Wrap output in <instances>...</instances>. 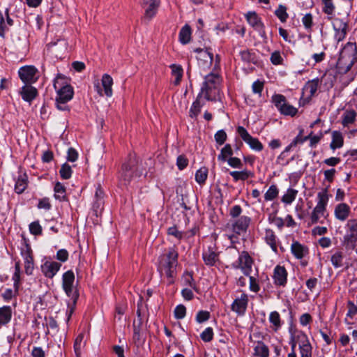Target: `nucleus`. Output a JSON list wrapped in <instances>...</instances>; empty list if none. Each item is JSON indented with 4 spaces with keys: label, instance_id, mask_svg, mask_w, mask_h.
<instances>
[{
    "label": "nucleus",
    "instance_id": "f257e3e1",
    "mask_svg": "<svg viewBox=\"0 0 357 357\" xmlns=\"http://www.w3.org/2000/svg\"><path fill=\"white\" fill-rule=\"evenodd\" d=\"M178 253L174 247L167 249L166 252L158 258V271L161 276L167 278L169 284L174 283L176 275V267L178 266Z\"/></svg>",
    "mask_w": 357,
    "mask_h": 357
},
{
    "label": "nucleus",
    "instance_id": "f03ea898",
    "mask_svg": "<svg viewBox=\"0 0 357 357\" xmlns=\"http://www.w3.org/2000/svg\"><path fill=\"white\" fill-rule=\"evenodd\" d=\"M75 279V274L72 270L65 272L62 275V288L66 296L70 298L66 311L67 321L70 320L79 296V291L74 284Z\"/></svg>",
    "mask_w": 357,
    "mask_h": 357
},
{
    "label": "nucleus",
    "instance_id": "7ed1b4c3",
    "mask_svg": "<svg viewBox=\"0 0 357 357\" xmlns=\"http://www.w3.org/2000/svg\"><path fill=\"white\" fill-rule=\"evenodd\" d=\"M356 61L357 49L356 43L348 42L340 52V56L336 63L338 73L341 74L347 73L350 70Z\"/></svg>",
    "mask_w": 357,
    "mask_h": 357
},
{
    "label": "nucleus",
    "instance_id": "20e7f679",
    "mask_svg": "<svg viewBox=\"0 0 357 357\" xmlns=\"http://www.w3.org/2000/svg\"><path fill=\"white\" fill-rule=\"evenodd\" d=\"M221 82L220 77L216 73H209L204 77V82L201 88L199 96L204 98L208 101L216 100L219 93V85Z\"/></svg>",
    "mask_w": 357,
    "mask_h": 357
},
{
    "label": "nucleus",
    "instance_id": "39448f33",
    "mask_svg": "<svg viewBox=\"0 0 357 357\" xmlns=\"http://www.w3.org/2000/svg\"><path fill=\"white\" fill-rule=\"evenodd\" d=\"M328 202V195L326 189H324L317 194V203L310 213V225L317 223L323 224V220H320L321 217L325 216L326 213V206Z\"/></svg>",
    "mask_w": 357,
    "mask_h": 357
},
{
    "label": "nucleus",
    "instance_id": "423d86ee",
    "mask_svg": "<svg viewBox=\"0 0 357 357\" xmlns=\"http://www.w3.org/2000/svg\"><path fill=\"white\" fill-rule=\"evenodd\" d=\"M54 88L57 92L56 98L70 101L73 98V88L68 83L67 79L62 75H58L54 81Z\"/></svg>",
    "mask_w": 357,
    "mask_h": 357
},
{
    "label": "nucleus",
    "instance_id": "0eeeda50",
    "mask_svg": "<svg viewBox=\"0 0 357 357\" xmlns=\"http://www.w3.org/2000/svg\"><path fill=\"white\" fill-rule=\"evenodd\" d=\"M137 163L135 155L130 154L128 160L122 165L119 172V180L123 185H128L132 177L137 175Z\"/></svg>",
    "mask_w": 357,
    "mask_h": 357
},
{
    "label": "nucleus",
    "instance_id": "6e6552de",
    "mask_svg": "<svg viewBox=\"0 0 357 357\" xmlns=\"http://www.w3.org/2000/svg\"><path fill=\"white\" fill-rule=\"evenodd\" d=\"M271 102L282 115L294 116L298 113V109L289 104L285 96L282 94H274Z\"/></svg>",
    "mask_w": 357,
    "mask_h": 357
},
{
    "label": "nucleus",
    "instance_id": "1a4fd4ad",
    "mask_svg": "<svg viewBox=\"0 0 357 357\" xmlns=\"http://www.w3.org/2000/svg\"><path fill=\"white\" fill-rule=\"evenodd\" d=\"M331 20L335 31V40L337 43L342 41L345 38L348 31V17H333Z\"/></svg>",
    "mask_w": 357,
    "mask_h": 357
},
{
    "label": "nucleus",
    "instance_id": "9d476101",
    "mask_svg": "<svg viewBox=\"0 0 357 357\" xmlns=\"http://www.w3.org/2000/svg\"><path fill=\"white\" fill-rule=\"evenodd\" d=\"M254 260L247 251H243L239 254L238 260L233 264V267L239 268L246 276H250L252 271Z\"/></svg>",
    "mask_w": 357,
    "mask_h": 357
},
{
    "label": "nucleus",
    "instance_id": "9b49d317",
    "mask_svg": "<svg viewBox=\"0 0 357 357\" xmlns=\"http://www.w3.org/2000/svg\"><path fill=\"white\" fill-rule=\"evenodd\" d=\"M202 259L207 266H213L219 261V252L215 243H211L202 252Z\"/></svg>",
    "mask_w": 357,
    "mask_h": 357
},
{
    "label": "nucleus",
    "instance_id": "f8f14e48",
    "mask_svg": "<svg viewBox=\"0 0 357 357\" xmlns=\"http://www.w3.org/2000/svg\"><path fill=\"white\" fill-rule=\"evenodd\" d=\"M245 17L248 24L259 33L264 40H266L265 26L258 15L255 12L250 11L245 15Z\"/></svg>",
    "mask_w": 357,
    "mask_h": 357
},
{
    "label": "nucleus",
    "instance_id": "ddd939ff",
    "mask_svg": "<svg viewBox=\"0 0 357 357\" xmlns=\"http://www.w3.org/2000/svg\"><path fill=\"white\" fill-rule=\"evenodd\" d=\"M250 222V218L248 216L243 215L237 220L231 222H229L226 225V229L231 230L237 235L245 232Z\"/></svg>",
    "mask_w": 357,
    "mask_h": 357
},
{
    "label": "nucleus",
    "instance_id": "4468645a",
    "mask_svg": "<svg viewBox=\"0 0 357 357\" xmlns=\"http://www.w3.org/2000/svg\"><path fill=\"white\" fill-rule=\"evenodd\" d=\"M237 132L241 139L247 143L252 149L257 151H261L263 149V145L259 139L252 137L244 127L238 126Z\"/></svg>",
    "mask_w": 357,
    "mask_h": 357
},
{
    "label": "nucleus",
    "instance_id": "2eb2a0df",
    "mask_svg": "<svg viewBox=\"0 0 357 357\" xmlns=\"http://www.w3.org/2000/svg\"><path fill=\"white\" fill-rule=\"evenodd\" d=\"M299 342L298 349L300 357H312V346L308 337L304 332H299L297 335Z\"/></svg>",
    "mask_w": 357,
    "mask_h": 357
},
{
    "label": "nucleus",
    "instance_id": "dca6fc26",
    "mask_svg": "<svg viewBox=\"0 0 357 357\" xmlns=\"http://www.w3.org/2000/svg\"><path fill=\"white\" fill-rule=\"evenodd\" d=\"M248 296L245 293H242L241 296L236 297L231 303V311L239 317L244 316L248 308Z\"/></svg>",
    "mask_w": 357,
    "mask_h": 357
},
{
    "label": "nucleus",
    "instance_id": "f3484780",
    "mask_svg": "<svg viewBox=\"0 0 357 357\" xmlns=\"http://www.w3.org/2000/svg\"><path fill=\"white\" fill-rule=\"evenodd\" d=\"M160 0H142L141 6L144 10V18L150 21L154 17L160 6Z\"/></svg>",
    "mask_w": 357,
    "mask_h": 357
},
{
    "label": "nucleus",
    "instance_id": "a211bd4d",
    "mask_svg": "<svg viewBox=\"0 0 357 357\" xmlns=\"http://www.w3.org/2000/svg\"><path fill=\"white\" fill-rule=\"evenodd\" d=\"M37 69L32 66H26L20 68L18 71L19 77L26 84H31L37 81Z\"/></svg>",
    "mask_w": 357,
    "mask_h": 357
},
{
    "label": "nucleus",
    "instance_id": "6ab92c4d",
    "mask_svg": "<svg viewBox=\"0 0 357 357\" xmlns=\"http://www.w3.org/2000/svg\"><path fill=\"white\" fill-rule=\"evenodd\" d=\"M195 52L197 53V59L199 61V64L202 68L209 67L213 62V54L210 52L209 48H206V50L202 48H196L194 50Z\"/></svg>",
    "mask_w": 357,
    "mask_h": 357
},
{
    "label": "nucleus",
    "instance_id": "aec40b11",
    "mask_svg": "<svg viewBox=\"0 0 357 357\" xmlns=\"http://www.w3.org/2000/svg\"><path fill=\"white\" fill-rule=\"evenodd\" d=\"M61 264L54 261H45L40 266L41 272L48 278H53L60 270Z\"/></svg>",
    "mask_w": 357,
    "mask_h": 357
},
{
    "label": "nucleus",
    "instance_id": "412c9836",
    "mask_svg": "<svg viewBox=\"0 0 357 357\" xmlns=\"http://www.w3.org/2000/svg\"><path fill=\"white\" fill-rule=\"evenodd\" d=\"M273 278L277 286L284 287L287 282V271L284 266L277 265L273 271Z\"/></svg>",
    "mask_w": 357,
    "mask_h": 357
},
{
    "label": "nucleus",
    "instance_id": "4be33fe9",
    "mask_svg": "<svg viewBox=\"0 0 357 357\" xmlns=\"http://www.w3.org/2000/svg\"><path fill=\"white\" fill-rule=\"evenodd\" d=\"M20 93L24 101L31 102L38 96V91L31 84H25L21 88Z\"/></svg>",
    "mask_w": 357,
    "mask_h": 357
},
{
    "label": "nucleus",
    "instance_id": "5701e85b",
    "mask_svg": "<svg viewBox=\"0 0 357 357\" xmlns=\"http://www.w3.org/2000/svg\"><path fill=\"white\" fill-rule=\"evenodd\" d=\"M292 255L298 259H301L309 253L307 246L302 245L298 241H294L291 245Z\"/></svg>",
    "mask_w": 357,
    "mask_h": 357
},
{
    "label": "nucleus",
    "instance_id": "b1692460",
    "mask_svg": "<svg viewBox=\"0 0 357 357\" xmlns=\"http://www.w3.org/2000/svg\"><path fill=\"white\" fill-rule=\"evenodd\" d=\"M350 212L351 208L349 206L345 203H341L335 206L334 215L337 220L343 222L348 218Z\"/></svg>",
    "mask_w": 357,
    "mask_h": 357
},
{
    "label": "nucleus",
    "instance_id": "393cba45",
    "mask_svg": "<svg viewBox=\"0 0 357 357\" xmlns=\"http://www.w3.org/2000/svg\"><path fill=\"white\" fill-rule=\"evenodd\" d=\"M264 240L266 243L271 247V250L275 254H278V243L279 241L275 232L272 229H265Z\"/></svg>",
    "mask_w": 357,
    "mask_h": 357
},
{
    "label": "nucleus",
    "instance_id": "a878e982",
    "mask_svg": "<svg viewBox=\"0 0 357 357\" xmlns=\"http://www.w3.org/2000/svg\"><path fill=\"white\" fill-rule=\"evenodd\" d=\"M20 254L24 261L34 259L33 250L29 243V240L25 237H22Z\"/></svg>",
    "mask_w": 357,
    "mask_h": 357
},
{
    "label": "nucleus",
    "instance_id": "bb28decb",
    "mask_svg": "<svg viewBox=\"0 0 357 357\" xmlns=\"http://www.w3.org/2000/svg\"><path fill=\"white\" fill-rule=\"evenodd\" d=\"M12 319V308L10 306L4 305L0 307V328L7 325Z\"/></svg>",
    "mask_w": 357,
    "mask_h": 357
},
{
    "label": "nucleus",
    "instance_id": "cd10ccee",
    "mask_svg": "<svg viewBox=\"0 0 357 357\" xmlns=\"http://www.w3.org/2000/svg\"><path fill=\"white\" fill-rule=\"evenodd\" d=\"M268 320L271 324V328L274 332H278L283 324L280 315L277 311H273L270 313Z\"/></svg>",
    "mask_w": 357,
    "mask_h": 357
},
{
    "label": "nucleus",
    "instance_id": "c85d7f7f",
    "mask_svg": "<svg viewBox=\"0 0 357 357\" xmlns=\"http://www.w3.org/2000/svg\"><path fill=\"white\" fill-rule=\"evenodd\" d=\"M344 145V137L341 132L334 130L332 132V141L330 144V148L335 150L342 147Z\"/></svg>",
    "mask_w": 357,
    "mask_h": 357
},
{
    "label": "nucleus",
    "instance_id": "c756f323",
    "mask_svg": "<svg viewBox=\"0 0 357 357\" xmlns=\"http://www.w3.org/2000/svg\"><path fill=\"white\" fill-rule=\"evenodd\" d=\"M254 355L258 357H269L268 347L263 341H257L254 347Z\"/></svg>",
    "mask_w": 357,
    "mask_h": 357
},
{
    "label": "nucleus",
    "instance_id": "7c9ffc66",
    "mask_svg": "<svg viewBox=\"0 0 357 357\" xmlns=\"http://www.w3.org/2000/svg\"><path fill=\"white\" fill-rule=\"evenodd\" d=\"M28 185V176L26 174H20L15 185V190L17 194L22 193Z\"/></svg>",
    "mask_w": 357,
    "mask_h": 357
},
{
    "label": "nucleus",
    "instance_id": "2f4dec72",
    "mask_svg": "<svg viewBox=\"0 0 357 357\" xmlns=\"http://www.w3.org/2000/svg\"><path fill=\"white\" fill-rule=\"evenodd\" d=\"M102 85L104 89L105 94L107 97H111L112 96V84H113V79L108 74H104L102 77Z\"/></svg>",
    "mask_w": 357,
    "mask_h": 357
},
{
    "label": "nucleus",
    "instance_id": "473e14b6",
    "mask_svg": "<svg viewBox=\"0 0 357 357\" xmlns=\"http://www.w3.org/2000/svg\"><path fill=\"white\" fill-rule=\"evenodd\" d=\"M54 197L60 202L66 201V188L63 184L60 182H56L54 187Z\"/></svg>",
    "mask_w": 357,
    "mask_h": 357
},
{
    "label": "nucleus",
    "instance_id": "72a5a7b5",
    "mask_svg": "<svg viewBox=\"0 0 357 357\" xmlns=\"http://www.w3.org/2000/svg\"><path fill=\"white\" fill-rule=\"evenodd\" d=\"M357 113L354 109H347L342 114V124L347 127L355 122Z\"/></svg>",
    "mask_w": 357,
    "mask_h": 357
},
{
    "label": "nucleus",
    "instance_id": "f704fd0d",
    "mask_svg": "<svg viewBox=\"0 0 357 357\" xmlns=\"http://www.w3.org/2000/svg\"><path fill=\"white\" fill-rule=\"evenodd\" d=\"M319 84V81L317 78L308 81L304 86V92L308 93L310 98L314 96L317 91Z\"/></svg>",
    "mask_w": 357,
    "mask_h": 357
},
{
    "label": "nucleus",
    "instance_id": "c9c22d12",
    "mask_svg": "<svg viewBox=\"0 0 357 357\" xmlns=\"http://www.w3.org/2000/svg\"><path fill=\"white\" fill-rule=\"evenodd\" d=\"M169 68L172 70V75L175 77L174 82L175 85H178L182 79L183 75V69L181 65L172 64Z\"/></svg>",
    "mask_w": 357,
    "mask_h": 357
},
{
    "label": "nucleus",
    "instance_id": "e433bc0d",
    "mask_svg": "<svg viewBox=\"0 0 357 357\" xmlns=\"http://www.w3.org/2000/svg\"><path fill=\"white\" fill-rule=\"evenodd\" d=\"M323 4L322 11L328 15V19L331 20L333 17L335 6L333 0H321Z\"/></svg>",
    "mask_w": 357,
    "mask_h": 357
},
{
    "label": "nucleus",
    "instance_id": "4c0bfd02",
    "mask_svg": "<svg viewBox=\"0 0 357 357\" xmlns=\"http://www.w3.org/2000/svg\"><path fill=\"white\" fill-rule=\"evenodd\" d=\"M229 174L232 176L234 182H237L238 181H244L252 176V172L246 169L240 172L232 171L229 172Z\"/></svg>",
    "mask_w": 357,
    "mask_h": 357
},
{
    "label": "nucleus",
    "instance_id": "58836bf2",
    "mask_svg": "<svg viewBox=\"0 0 357 357\" xmlns=\"http://www.w3.org/2000/svg\"><path fill=\"white\" fill-rule=\"evenodd\" d=\"M201 98L202 96H199V93L197 97V99L195 100V101L193 102L190 109L189 116L192 119L196 118L201 112V109L204 105L200 101Z\"/></svg>",
    "mask_w": 357,
    "mask_h": 357
},
{
    "label": "nucleus",
    "instance_id": "ea45409f",
    "mask_svg": "<svg viewBox=\"0 0 357 357\" xmlns=\"http://www.w3.org/2000/svg\"><path fill=\"white\" fill-rule=\"evenodd\" d=\"M191 38V29L188 24L183 26L179 32V40L182 44H187Z\"/></svg>",
    "mask_w": 357,
    "mask_h": 357
},
{
    "label": "nucleus",
    "instance_id": "a19ab883",
    "mask_svg": "<svg viewBox=\"0 0 357 357\" xmlns=\"http://www.w3.org/2000/svg\"><path fill=\"white\" fill-rule=\"evenodd\" d=\"M298 192L296 189L289 188L282 197L281 201L286 204H291L295 200Z\"/></svg>",
    "mask_w": 357,
    "mask_h": 357
},
{
    "label": "nucleus",
    "instance_id": "79ce46f5",
    "mask_svg": "<svg viewBox=\"0 0 357 357\" xmlns=\"http://www.w3.org/2000/svg\"><path fill=\"white\" fill-rule=\"evenodd\" d=\"M104 192L101 188L100 184H98L95 192V201L93 207L95 208H100L103 204Z\"/></svg>",
    "mask_w": 357,
    "mask_h": 357
},
{
    "label": "nucleus",
    "instance_id": "37998d69",
    "mask_svg": "<svg viewBox=\"0 0 357 357\" xmlns=\"http://www.w3.org/2000/svg\"><path fill=\"white\" fill-rule=\"evenodd\" d=\"M233 155V150L230 144H227L220 151L218 156V160L225 162Z\"/></svg>",
    "mask_w": 357,
    "mask_h": 357
},
{
    "label": "nucleus",
    "instance_id": "c03bdc74",
    "mask_svg": "<svg viewBox=\"0 0 357 357\" xmlns=\"http://www.w3.org/2000/svg\"><path fill=\"white\" fill-rule=\"evenodd\" d=\"M208 177V169L206 167H202L199 169L195 174V181L199 184L203 185L205 183Z\"/></svg>",
    "mask_w": 357,
    "mask_h": 357
},
{
    "label": "nucleus",
    "instance_id": "a18cd8bd",
    "mask_svg": "<svg viewBox=\"0 0 357 357\" xmlns=\"http://www.w3.org/2000/svg\"><path fill=\"white\" fill-rule=\"evenodd\" d=\"M279 190L275 185H271L264 195L266 202L273 201L278 197Z\"/></svg>",
    "mask_w": 357,
    "mask_h": 357
},
{
    "label": "nucleus",
    "instance_id": "49530a36",
    "mask_svg": "<svg viewBox=\"0 0 357 357\" xmlns=\"http://www.w3.org/2000/svg\"><path fill=\"white\" fill-rule=\"evenodd\" d=\"M240 56L243 61L249 63H255L256 56L255 54L251 52L248 50H244L240 52Z\"/></svg>",
    "mask_w": 357,
    "mask_h": 357
},
{
    "label": "nucleus",
    "instance_id": "de8ad7c7",
    "mask_svg": "<svg viewBox=\"0 0 357 357\" xmlns=\"http://www.w3.org/2000/svg\"><path fill=\"white\" fill-rule=\"evenodd\" d=\"M333 266L335 268H340L342 266L343 254L342 252L337 251L332 256L331 259Z\"/></svg>",
    "mask_w": 357,
    "mask_h": 357
},
{
    "label": "nucleus",
    "instance_id": "09e8293b",
    "mask_svg": "<svg viewBox=\"0 0 357 357\" xmlns=\"http://www.w3.org/2000/svg\"><path fill=\"white\" fill-rule=\"evenodd\" d=\"M73 174V170L68 163H64L61 165L59 170V174L63 179H69Z\"/></svg>",
    "mask_w": 357,
    "mask_h": 357
},
{
    "label": "nucleus",
    "instance_id": "8fccbe9b",
    "mask_svg": "<svg viewBox=\"0 0 357 357\" xmlns=\"http://www.w3.org/2000/svg\"><path fill=\"white\" fill-rule=\"evenodd\" d=\"M29 229L30 233L34 236H40L43 233V228L38 220L32 222L29 225Z\"/></svg>",
    "mask_w": 357,
    "mask_h": 357
},
{
    "label": "nucleus",
    "instance_id": "3c124183",
    "mask_svg": "<svg viewBox=\"0 0 357 357\" xmlns=\"http://www.w3.org/2000/svg\"><path fill=\"white\" fill-rule=\"evenodd\" d=\"M275 15L280 19L282 22H285L289 17L287 13V8L284 6L280 5L275 11Z\"/></svg>",
    "mask_w": 357,
    "mask_h": 357
},
{
    "label": "nucleus",
    "instance_id": "603ef678",
    "mask_svg": "<svg viewBox=\"0 0 357 357\" xmlns=\"http://www.w3.org/2000/svg\"><path fill=\"white\" fill-rule=\"evenodd\" d=\"M213 329L211 327H207L205 330L200 334V337L202 341L204 342H209L213 338Z\"/></svg>",
    "mask_w": 357,
    "mask_h": 357
},
{
    "label": "nucleus",
    "instance_id": "864d4df0",
    "mask_svg": "<svg viewBox=\"0 0 357 357\" xmlns=\"http://www.w3.org/2000/svg\"><path fill=\"white\" fill-rule=\"evenodd\" d=\"M174 317L176 319H182L185 317L186 307L182 305H178L174 310Z\"/></svg>",
    "mask_w": 357,
    "mask_h": 357
},
{
    "label": "nucleus",
    "instance_id": "5fc2aeb1",
    "mask_svg": "<svg viewBox=\"0 0 357 357\" xmlns=\"http://www.w3.org/2000/svg\"><path fill=\"white\" fill-rule=\"evenodd\" d=\"M210 319V312L206 310H200L197 312L195 319L199 324L204 323Z\"/></svg>",
    "mask_w": 357,
    "mask_h": 357
},
{
    "label": "nucleus",
    "instance_id": "6e6d98bb",
    "mask_svg": "<svg viewBox=\"0 0 357 357\" xmlns=\"http://www.w3.org/2000/svg\"><path fill=\"white\" fill-rule=\"evenodd\" d=\"M214 138L218 145H222L227 140V135L224 130H220L215 134Z\"/></svg>",
    "mask_w": 357,
    "mask_h": 357
},
{
    "label": "nucleus",
    "instance_id": "4d7b16f0",
    "mask_svg": "<svg viewBox=\"0 0 357 357\" xmlns=\"http://www.w3.org/2000/svg\"><path fill=\"white\" fill-rule=\"evenodd\" d=\"M18 294V291H16L15 289H6L5 291L1 294V297L6 302L10 301L13 297H16Z\"/></svg>",
    "mask_w": 357,
    "mask_h": 357
},
{
    "label": "nucleus",
    "instance_id": "13d9d810",
    "mask_svg": "<svg viewBox=\"0 0 357 357\" xmlns=\"http://www.w3.org/2000/svg\"><path fill=\"white\" fill-rule=\"evenodd\" d=\"M271 62L275 66L282 65L283 63V58L279 51L273 52L270 58Z\"/></svg>",
    "mask_w": 357,
    "mask_h": 357
},
{
    "label": "nucleus",
    "instance_id": "bf43d9fd",
    "mask_svg": "<svg viewBox=\"0 0 357 357\" xmlns=\"http://www.w3.org/2000/svg\"><path fill=\"white\" fill-rule=\"evenodd\" d=\"M167 234L169 236L175 237L178 240H181L183 237L184 233L179 231L176 226L171 227L167 229Z\"/></svg>",
    "mask_w": 357,
    "mask_h": 357
},
{
    "label": "nucleus",
    "instance_id": "052dcab7",
    "mask_svg": "<svg viewBox=\"0 0 357 357\" xmlns=\"http://www.w3.org/2000/svg\"><path fill=\"white\" fill-rule=\"evenodd\" d=\"M84 339V335L79 334L75 339V343H74V350L77 355V356H79L81 354V349H82V343Z\"/></svg>",
    "mask_w": 357,
    "mask_h": 357
},
{
    "label": "nucleus",
    "instance_id": "680f3d73",
    "mask_svg": "<svg viewBox=\"0 0 357 357\" xmlns=\"http://www.w3.org/2000/svg\"><path fill=\"white\" fill-rule=\"evenodd\" d=\"M302 23L306 29H311L313 25V17L311 13L305 14L302 18Z\"/></svg>",
    "mask_w": 357,
    "mask_h": 357
},
{
    "label": "nucleus",
    "instance_id": "e2e57ef3",
    "mask_svg": "<svg viewBox=\"0 0 357 357\" xmlns=\"http://www.w3.org/2000/svg\"><path fill=\"white\" fill-rule=\"evenodd\" d=\"M264 89V82L257 79L254 82L252 85V90L254 93L259 94V96L261 95V92Z\"/></svg>",
    "mask_w": 357,
    "mask_h": 357
},
{
    "label": "nucleus",
    "instance_id": "0e129e2a",
    "mask_svg": "<svg viewBox=\"0 0 357 357\" xmlns=\"http://www.w3.org/2000/svg\"><path fill=\"white\" fill-rule=\"evenodd\" d=\"M348 312L347 317L353 318L357 314V305L351 301H347Z\"/></svg>",
    "mask_w": 357,
    "mask_h": 357
},
{
    "label": "nucleus",
    "instance_id": "69168bd1",
    "mask_svg": "<svg viewBox=\"0 0 357 357\" xmlns=\"http://www.w3.org/2000/svg\"><path fill=\"white\" fill-rule=\"evenodd\" d=\"M24 263V271L27 275H31L33 273L34 270V259L31 260H25Z\"/></svg>",
    "mask_w": 357,
    "mask_h": 357
},
{
    "label": "nucleus",
    "instance_id": "338daca9",
    "mask_svg": "<svg viewBox=\"0 0 357 357\" xmlns=\"http://www.w3.org/2000/svg\"><path fill=\"white\" fill-rule=\"evenodd\" d=\"M68 252L66 249H60L57 251L56 259L61 262H66L68 259Z\"/></svg>",
    "mask_w": 357,
    "mask_h": 357
},
{
    "label": "nucleus",
    "instance_id": "774afa93",
    "mask_svg": "<svg viewBox=\"0 0 357 357\" xmlns=\"http://www.w3.org/2000/svg\"><path fill=\"white\" fill-rule=\"evenodd\" d=\"M188 165V160L185 156L181 155L177 158L176 165L180 170L185 169Z\"/></svg>",
    "mask_w": 357,
    "mask_h": 357
}]
</instances>
